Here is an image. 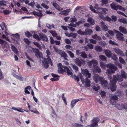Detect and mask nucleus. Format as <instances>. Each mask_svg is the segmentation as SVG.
<instances>
[{"instance_id": "1", "label": "nucleus", "mask_w": 127, "mask_h": 127, "mask_svg": "<svg viewBox=\"0 0 127 127\" xmlns=\"http://www.w3.org/2000/svg\"><path fill=\"white\" fill-rule=\"evenodd\" d=\"M121 72V75L119 74H117V75H114L113 79L112 80V77L110 76L108 78V79L110 81V88L112 91L116 90V86L115 84L117 81L119 82H121L123 80V78L126 79L127 77V74L125 71L122 70Z\"/></svg>"}, {"instance_id": "2", "label": "nucleus", "mask_w": 127, "mask_h": 127, "mask_svg": "<svg viewBox=\"0 0 127 127\" xmlns=\"http://www.w3.org/2000/svg\"><path fill=\"white\" fill-rule=\"evenodd\" d=\"M58 66V72L59 73H62L63 72H66L68 75H70L71 76H72V72L67 67L62 66L61 63H59Z\"/></svg>"}, {"instance_id": "3", "label": "nucleus", "mask_w": 127, "mask_h": 127, "mask_svg": "<svg viewBox=\"0 0 127 127\" xmlns=\"http://www.w3.org/2000/svg\"><path fill=\"white\" fill-rule=\"evenodd\" d=\"M106 67L109 68L106 70V73L108 75H111L112 73H114L117 69V67L114 64L111 63H109L106 65Z\"/></svg>"}, {"instance_id": "4", "label": "nucleus", "mask_w": 127, "mask_h": 127, "mask_svg": "<svg viewBox=\"0 0 127 127\" xmlns=\"http://www.w3.org/2000/svg\"><path fill=\"white\" fill-rule=\"evenodd\" d=\"M53 48L54 50L57 53L60 54L62 57L64 58L65 60H67V56L66 54L62 50H61L59 49L57 47L55 46H53Z\"/></svg>"}, {"instance_id": "5", "label": "nucleus", "mask_w": 127, "mask_h": 127, "mask_svg": "<svg viewBox=\"0 0 127 127\" xmlns=\"http://www.w3.org/2000/svg\"><path fill=\"white\" fill-rule=\"evenodd\" d=\"M32 35L33 38L38 41H39L41 39H42L43 41H48V39L45 35L42 33L39 34V36L35 33L33 34Z\"/></svg>"}, {"instance_id": "6", "label": "nucleus", "mask_w": 127, "mask_h": 127, "mask_svg": "<svg viewBox=\"0 0 127 127\" xmlns=\"http://www.w3.org/2000/svg\"><path fill=\"white\" fill-rule=\"evenodd\" d=\"M80 76L81 81L83 84H85V85L87 87H89L90 86L91 81L90 80L86 77L85 79L83 78V77L81 73H79V75Z\"/></svg>"}, {"instance_id": "7", "label": "nucleus", "mask_w": 127, "mask_h": 127, "mask_svg": "<svg viewBox=\"0 0 127 127\" xmlns=\"http://www.w3.org/2000/svg\"><path fill=\"white\" fill-rule=\"evenodd\" d=\"M110 5L112 9L116 10H117L118 9L122 11H125L126 10L124 7L120 5H117L116 3L113 2L110 4Z\"/></svg>"}, {"instance_id": "8", "label": "nucleus", "mask_w": 127, "mask_h": 127, "mask_svg": "<svg viewBox=\"0 0 127 127\" xmlns=\"http://www.w3.org/2000/svg\"><path fill=\"white\" fill-rule=\"evenodd\" d=\"M51 62V59L49 57L47 58H44L42 61V65L44 67L47 68L48 67V64Z\"/></svg>"}, {"instance_id": "9", "label": "nucleus", "mask_w": 127, "mask_h": 127, "mask_svg": "<svg viewBox=\"0 0 127 127\" xmlns=\"http://www.w3.org/2000/svg\"><path fill=\"white\" fill-rule=\"evenodd\" d=\"M74 61L77 65L79 66H81L82 64H84L85 61L84 60L77 58L74 59Z\"/></svg>"}, {"instance_id": "10", "label": "nucleus", "mask_w": 127, "mask_h": 127, "mask_svg": "<svg viewBox=\"0 0 127 127\" xmlns=\"http://www.w3.org/2000/svg\"><path fill=\"white\" fill-rule=\"evenodd\" d=\"M110 97L111 99L110 103L112 104H115L116 102L115 100L118 99V97L116 95L112 94L110 95Z\"/></svg>"}, {"instance_id": "11", "label": "nucleus", "mask_w": 127, "mask_h": 127, "mask_svg": "<svg viewBox=\"0 0 127 127\" xmlns=\"http://www.w3.org/2000/svg\"><path fill=\"white\" fill-rule=\"evenodd\" d=\"M99 121V119L98 118H95L92 120V125L94 127L97 126L98 123Z\"/></svg>"}, {"instance_id": "12", "label": "nucleus", "mask_w": 127, "mask_h": 127, "mask_svg": "<svg viewBox=\"0 0 127 127\" xmlns=\"http://www.w3.org/2000/svg\"><path fill=\"white\" fill-rule=\"evenodd\" d=\"M104 78L100 77L97 74H95L94 76V79L96 83H98L99 81L101 82Z\"/></svg>"}, {"instance_id": "13", "label": "nucleus", "mask_w": 127, "mask_h": 127, "mask_svg": "<svg viewBox=\"0 0 127 127\" xmlns=\"http://www.w3.org/2000/svg\"><path fill=\"white\" fill-rule=\"evenodd\" d=\"M82 72L84 76H87V77L90 78L91 76V74L89 73L87 69H81Z\"/></svg>"}, {"instance_id": "14", "label": "nucleus", "mask_w": 127, "mask_h": 127, "mask_svg": "<svg viewBox=\"0 0 127 127\" xmlns=\"http://www.w3.org/2000/svg\"><path fill=\"white\" fill-rule=\"evenodd\" d=\"M102 87L104 88L109 89L108 87V84L107 81L104 80V78L100 82Z\"/></svg>"}, {"instance_id": "15", "label": "nucleus", "mask_w": 127, "mask_h": 127, "mask_svg": "<svg viewBox=\"0 0 127 127\" xmlns=\"http://www.w3.org/2000/svg\"><path fill=\"white\" fill-rule=\"evenodd\" d=\"M113 51L118 55L120 56H125V55L123 52L119 49L114 48L113 49Z\"/></svg>"}, {"instance_id": "16", "label": "nucleus", "mask_w": 127, "mask_h": 127, "mask_svg": "<svg viewBox=\"0 0 127 127\" xmlns=\"http://www.w3.org/2000/svg\"><path fill=\"white\" fill-rule=\"evenodd\" d=\"M90 8L92 11L95 13L97 14L102 13V11H101V9H97V11H96V10H95V9H94L93 7L91 5L90 6Z\"/></svg>"}, {"instance_id": "17", "label": "nucleus", "mask_w": 127, "mask_h": 127, "mask_svg": "<svg viewBox=\"0 0 127 127\" xmlns=\"http://www.w3.org/2000/svg\"><path fill=\"white\" fill-rule=\"evenodd\" d=\"M71 10L70 9H67L65 10L61 11L59 13L60 14L64 15L66 16L68 15V13L70 12Z\"/></svg>"}, {"instance_id": "18", "label": "nucleus", "mask_w": 127, "mask_h": 127, "mask_svg": "<svg viewBox=\"0 0 127 127\" xmlns=\"http://www.w3.org/2000/svg\"><path fill=\"white\" fill-rule=\"evenodd\" d=\"M80 100L79 99H73L72 100L71 103V108L72 109L74 107L76 103Z\"/></svg>"}, {"instance_id": "19", "label": "nucleus", "mask_w": 127, "mask_h": 127, "mask_svg": "<svg viewBox=\"0 0 127 127\" xmlns=\"http://www.w3.org/2000/svg\"><path fill=\"white\" fill-rule=\"evenodd\" d=\"M119 32L116 35L117 38L121 41H123L124 40V39L123 34L121 33L120 32Z\"/></svg>"}, {"instance_id": "20", "label": "nucleus", "mask_w": 127, "mask_h": 127, "mask_svg": "<svg viewBox=\"0 0 127 127\" xmlns=\"http://www.w3.org/2000/svg\"><path fill=\"white\" fill-rule=\"evenodd\" d=\"M104 52L106 56L109 58L111 57L112 56V53L111 51L109 50H104Z\"/></svg>"}, {"instance_id": "21", "label": "nucleus", "mask_w": 127, "mask_h": 127, "mask_svg": "<svg viewBox=\"0 0 127 127\" xmlns=\"http://www.w3.org/2000/svg\"><path fill=\"white\" fill-rule=\"evenodd\" d=\"M100 24L104 31H106L108 30V29L107 26L103 22H101Z\"/></svg>"}, {"instance_id": "22", "label": "nucleus", "mask_w": 127, "mask_h": 127, "mask_svg": "<svg viewBox=\"0 0 127 127\" xmlns=\"http://www.w3.org/2000/svg\"><path fill=\"white\" fill-rule=\"evenodd\" d=\"M115 107L119 110H123V104L117 103L116 104Z\"/></svg>"}, {"instance_id": "23", "label": "nucleus", "mask_w": 127, "mask_h": 127, "mask_svg": "<svg viewBox=\"0 0 127 127\" xmlns=\"http://www.w3.org/2000/svg\"><path fill=\"white\" fill-rule=\"evenodd\" d=\"M65 34L66 36L68 37H72L73 38H75L76 36V35L73 32H71L70 33H69L68 32H66Z\"/></svg>"}, {"instance_id": "24", "label": "nucleus", "mask_w": 127, "mask_h": 127, "mask_svg": "<svg viewBox=\"0 0 127 127\" xmlns=\"http://www.w3.org/2000/svg\"><path fill=\"white\" fill-rule=\"evenodd\" d=\"M72 126L73 127H83L84 126L81 124L74 123L72 124Z\"/></svg>"}, {"instance_id": "25", "label": "nucleus", "mask_w": 127, "mask_h": 127, "mask_svg": "<svg viewBox=\"0 0 127 127\" xmlns=\"http://www.w3.org/2000/svg\"><path fill=\"white\" fill-rule=\"evenodd\" d=\"M28 107L31 111L34 113H35L37 114H39V113L36 110V109L34 108L33 109V110H32L30 108V105L28 106Z\"/></svg>"}, {"instance_id": "26", "label": "nucleus", "mask_w": 127, "mask_h": 127, "mask_svg": "<svg viewBox=\"0 0 127 127\" xmlns=\"http://www.w3.org/2000/svg\"><path fill=\"white\" fill-rule=\"evenodd\" d=\"M93 67L94 69V70L96 72H97L98 73H100L101 72V69L99 67L95 66L94 64L93 65Z\"/></svg>"}, {"instance_id": "27", "label": "nucleus", "mask_w": 127, "mask_h": 127, "mask_svg": "<svg viewBox=\"0 0 127 127\" xmlns=\"http://www.w3.org/2000/svg\"><path fill=\"white\" fill-rule=\"evenodd\" d=\"M87 21L90 23L92 25H93L95 24V21L91 18H89Z\"/></svg>"}, {"instance_id": "28", "label": "nucleus", "mask_w": 127, "mask_h": 127, "mask_svg": "<svg viewBox=\"0 0 127 127\" xmlns=\"http://www.w3.org/2000/svg\"><path fill=\"white\" fill-rule=\"evenodd\" d=\"M77 19L75 16H72L70 18L69 20L70 22L73 23L77 21Z\"/></svg>"}, {"instance_id": "29", "label": "nucleus", "mask_w": 127, "mask_h": 127, "mask_svg": "<svg viewBox=\"0 0 127 127\" xmlns=\"http://www.w3.org/2000/svg\"><path fill=\"white\" fill-rule=\"evenodd\" d=\"M95 48V50L97 51L101 52L102 51V48L99 46H96Z\"/></svg>"}, {"instance_id": "30", "label": "nucleus", "mask_w": 127, "mask_h": 127, "mask_svg": "<svg viewBox=\"0 0 127 127\" xmlns=\"http://www.w3.org/2000/svg\"><path fill=\"white\" fill-rule=\"evenodd\" d=\"M31 89V87L30 86H28L26 87L25 88L24 90L26 94H30L29 92L27 90H30Z\"/></svg>"}, {"instance_id": "31", "label": "nucleus", "mask_w": 127, "mask_h": 127, "mask_svg": "<svg viewBox=\"0 0 127 127\" xmlns=\"http://www.w3.org/2000/svg\"><path fill=\"white\" fill-rule=\"evenodd\" d=\"M2 26L0 25V28L1 27L2 31H3V30H5L4 32H6V28L5 26V24L4 22H2Z\"/></svg>"}, {"instance_id": "32", "label": "nucleus", "mask_w": 127, "mask_h": 127, "mask_svg": "<svg viewBox=\"0 0 127 127\" xmlns=\"http://www.w3.org/2000/svg\"><path fill=\"white\" fill-rule=\"evenodd\" d=\"M66 52L68 53L71 58H73L74 57V54L71 51H69L68 50H67Z\"/></svg>"}, {"instance_id": "33", "label": "nucleus", "mask_w": 127, "mask_h": 127, "mask_svg": "<svg viewBox=\"0 0 127 127\" xmlns=\"http://www.w3.org/2000/svg\"><path fill=\"white\" fill-rule=\"evenodd\" d=\"M73 69L76 72H77L78 71V67L75 64H71Z\"/></svg>"}, {"instance_id": "34", "label": "nucleus", "mask_w": 127, "mask_h": 127, "mask_svg": "<svg viewBox=\"0 0 127 127\" xmlns=\"http://www.w3.org/2000/svg\"><path fill=\"white\" fill-rule=\"evenodd\" d=\"M34 44L39 49L41 50L42 48L41 46L40 45V44L38 43L37 42H33Z\"/></svg>"}, {"instance_id": "35", "label": "nucleus", "mask_w": 127, "mask_h": 127, "mask_svg": "<svg viewBox=\"0 0 127 127\" xmlns=\"http://www.w3.org/2000/svg\"><path fill=\"white\" fill-rule=\"evenodd\" d=\"M11 48L12 50L15 53L17 54L18 53V51L17 49H16L15 47L12 45H11Z\"/></svg>"}, {"instance_id": "36", "label": "nucleus", "mask_w": 127, "mask_h": 127, "mask_svg": "<svg viewBox=\"0 0 127 127\" xmlns=\"http://www.w3.org/2000/svg\"><path fill=\"white\" fill-rule=\"evenodd\" d=\"M100 65L101 68L104 70L105 69V67H106L107 65H106L105 63L102 62H100Z\"/></svg>"}, {"instance_id": "37", "label": "nucleus", "mask_w": 127, "mask_h": 127, "mask_svg": "<svg viewBox=\"0 0 127 127\" xmlns=\"http://www.w3.org/2000/svg\"><path fill=\"white\" fill-rule=\"evenodd\" d=\"M99 59L102 61H105L106 60V57L103 55H100L99 56Z\"/></svg>"}, {"instance_id": "38", "label": "nucleus", "mask_w": 127, "mask_h": 127, "mask_svg": "<svg viewBox=\"0 0 127 127\" xmlns=\"http://www.w3.org/2000/svg\"><path fill=\"white\" fill-rule=\"evenodd\" d=\"M35 56L37 57H39V58H42V54L41 53L39 52L37 54H36Z\"/></svg>"}, {"instance_id": "39", "label": "nucleus", "mask_w": 127, "mask_h": 127, "mask_svg": "<svg viewBox=\"0 0 127 127\" xmlns=\"http://www.w3.org/2000/svg\"><path fill=\"white\" fill-rule=\"evenodd\" d=\"M46 26L48 29H52V28H53L54 29H55L54 27V25L53 24H52L51 25L49 24H46Z\"/></svg>"}, {"instance_id": "40", "label": "nucleus", "mask_w": 127, "mask_h": 127, "mask_svg": "<svg viewBox=\"0 0 127 127\" xmlns=\"http://www.w3.org/2000/svg\"><path fill=\"white\" fill-rule=\"evenodd\" d=\"M119 30L121 32H127L125 28L122 26H120Z\"/></svg>"}, {"instance_id": "41", "label": "nucleus", "mask_w": 127, "mask_h": 127, "mask_svg": "<svg viewBox=\"0 0 127 127\" xmlns=\"http://www.w3.org/2000/svg\"><path fill=\"white\" fill-rule=\"evenodd\" d=\"M80 56L81 57L84 58H87V55L85 53L83 52H81Z\"/></svg>"}, {"instance_id": "42", "label": "nucleus", "mask_w": 127, "mask_h": 127, "mask_svg": "<svg viewBox=\"0 0 127 127\" xmlns=\"http://www.w3.org/2000/svg\"><path fill=\"white\" fill-rule=\"evenodd\" d=\"M101 11L102 12V13L106 14L107 12L108 11V9L105 8L101 7L100 8Z\"/></svg>"}, {"instance_id": "43", "label": "nucleus", "mask_w": 127, "mask_h": 127, "mask_svg": "<svg viewBox=\"0 0 127 127\" xmlns=\"http://www.w3.org/2000/svg\"><path fill=\"white\" fill-rule=\"evenodd\" d=\"M99 93L102 97H104L106 95V93L104 91H100L99 92Z\"/></svg>"}, {"instance_id": "44", "label": "nucleus", "mask_w": 127, "mask_h": 127, "mask_svg": "<svg viewBox=\"0 0 127 127\" xmlns=\"http://www.w3.org/2000/svg\"><path fill=\"white\" fill-rule=\"evenodd\" d=\"M24 41L27 44H29L31 43V42L29 40L26 38H24Z\"/></svg>"}, {"instance_id": "45", "label": "nucleus", "mask_w": 127, "mask_h": 127, "mask_svg": "<svg viewBox=\"0 0 127 127\" xmlns=\"http://www.w3.org/2000/svg\"><path fill=\"white\" fill-rule=\"evenodd\" d=\"M3 12L5 14L8 15L10 13L11 11L9 10H5L3 11Z\"/></svg>"}, {"instance_id": "46", "label": "nucleus", "mask_w": 127, "mask_h": 127, "mask_svg": "<svg viewBox=\"0 0 127 127\" xmlns=\"http://www.w3.org/2000/svg\"><path fill=\"white\" fill-rule=\"evenodd\" d=\"M119 59L120 62L124 64H125L126 63L125 61L121 57H119Z\"/></svg>"}, {"instance_id": "47", "label": "nucleus", "mask_w": 127, "mask_h": 127, "mask_svg": "<svg viewBox=\"0 0 127 127\" xmlns=\"http://www.w3.org/2000/svg\"><path fill=\"white\" fill-rule=\"evenodd\" d=\"M6 2L4 1H0V6H6Z\"/></svg>"}, {"instance_id": "48", "label": "nucleus", "mask_w": 127, "mask_h": 127, "mask_svg": "<svg viewBox=\"0 0 127 127\" xmlns=\"http://www.w3.org/2000/svg\"><path fill=\"white\" fill-rule=\"evenodd\" d=\"M92 38L100 40L101 38L98 36L96 34H95L94 35L92 36Z\"/></svg>"}, {"instance_id": "49", "label": "nucleus", "mask_w": 127, "mask_h": 127, "mask_svg": "<svg viewBox=\"0 0 127 127\" xmlns=\"http://www.w3.org/2000/svg\"><path fill=\"white\" fill-rule=\"evenodd\" d=\"M120 22H122L124 24H127V21L124 18L120 19Z\"/></svg>"}, {"instance_id": "50", "label": "nucleus", "mask_w": 127, "mask_h": 127, "mask_svg": "<svg viewBox=\"0 0 127 127\" xmlns=\"http://www.w3.org/2000/svg\"><path fill=\"white\" fill-rule=\"evenodd\" d=\"M112 58L115 61H116L118 59L117 56L115 54L113 55L112 57Z\"/></svg>"}, {"instance_id": "51", "label": "nucleus", "mask_w": 127, "mask_h": 127, "mask_svg": "<svg viewBox=\"0 0 127 127\" xmlns=\"http://www.w3.org/2000/svg\"><path fill=\"white\" fill-rule=\"evenodd\" d=\"M108 42L110 44H112V45H118V44L117 43H115L114 41H113L111 40H110Z\"/></svg>"}, {"instance_id": "52", "label": "nucleus", "mask_w": 127, "mask_h": 127, "mask_svg": "<svg viewBox=\"0 0 127 127\" xmlns=\"http://www.w3.org/2000/svg\"><path fill=\"white\" fill-rule=\"evenodd\" d=\"M116 94L117 95L120 97L122 95L123 93L121 91H118L117 93H116Z\"/></svg>"}, {"instance_id": "53", "label": "nucleus", "mask_w": 127, "mask_h": 127, "mask_svg": "<svg viewBox=\"0 0 127 127\" xmlns=\"http://www.w3.org/2000/svg\"><path fill=\"white\" fill-rule=\"evenodd\" d=\"M52 75L53 77L55 79L58 78V80L59 79V76L58 75H56L53 73L52 74Z\"/></svg>"}, {"instance_id": "54", "label": "nucleus", "mask_w": 127, "mask_h": 127, "mask_svg": "<svg viewBox=\"0 0 127 127\" xmlns=\"http://www.w3.org/2000/svg\"><path fill=\"white\" fill-rule=\"evenodd\" d=\"M33 52L35 53L36 55V54H37L39 51L38 49L36 48H33L32 49Z\"/></svg>"}, {"instance_id": "55", "label": "nucleus", "mask_w": 127, "mask_h": 127, "mask_svg": "<svg viewBox=\"0 0 127 127\" xmlns=\"http://www.w3.org/2000/svg\"><path fill=\"white\" fill-rule=\"evenodd\" d=\"M93 89L95 91H97L100 89V87L98 86L96 87L95 86H94L93 87Z\"/></svg>"}, {"instance_id": "56", "label": "nucleus", "mask_w": 127, "mask_h": 127, "mask_svg": "<svg viewBox=\"0 0 127 127\" xmlns=\"http://www.w3.org/2000/svg\"><path fill=\"white\" fill-rule=\"evenodd\" d=\"M25 35L28 37H30L32 36V35L30 32H25Z\"/></svg>"}, {"instance_id": "57", "label": "nucleus", "mask_w": 127, "mask_h": 127, "mask_svg": "<svg viewBox=\"0 0 127 127\" xmlns=\"http://www.w3.org/2000/svg\"><path fill=\"white\" fill-rule=\"evenodd\" d=\"M79 74L77 76H74V78L75 80L77 81V82H78L79 81V77L80 76H78Z\"/></svg>"}, {"instance_id": "58", "label": "nucleus", "mask_w": 127, "mask_h": 127, "mask_svg": "<svg viewBox=\"0 0 127 127\" xmlns=\"http://www.w3.org/2000/svg\"><path fill=\"white\" fill-rule=\"evenodd\" d=\"M117 13L118 14L123 16L126 17H127L126 15L125 14H124L123 13L121 12L120 11H117Z\"/></svg>"}, {"instance_id": "59", "label": "nucleus", "mask_w": 127, "mask_h": 127, "mask_svg": "<svg viewBox=\"0 0 127 127\" xmlns=\"http://www.w3.org/2000/svg\"><path fill=\"white\" fill-rule=\"evenodd\" d=\"M4 78V77L3 75L1 69H0V80H1L3 79Z\"/></svg>"}, {"instance_id": "60", "label": "nucleus", "mask_w": 127, "mask_h": 127, "mask_svg": "<svg viewBox=\"0 0 127 127\" xmlns=\"http://www.w3.org/2000/svg\"><path fill=\"white\" fill-rule=\"evenodd\" d=\"M104 20H106L109 21H110L111 20V19L108 16H107L104 18L103 19Z\"/></svg>"}, {"instance_id": "61", "label": "nucleus", "mask_w": 127, "mask_h": 127, "mask_svg": "<svg viewBox=\"0 0 127 127\" xmlns=\"http://www.w3.org/2000/svg\"><path fill=\"white\" fill-rule=\"evenodd\" d=\"M2 38H5L6 40L9 41V40L8 37L6 36L4 34H3L2 35Z\"/></svg>"}, {"instance_id": "62", "label": "nucleus", "mask_w": 127, "mask_h": 127, "mask_svg": "<svg viewBox=\"0 0 127 127\" xmlns=\"http://www.w3.org/2000/svg\"><path fill=\"white\" fill-rule=\"evenodd\" d=\"M64 41L67 44H70L71 43V41L68 39H64Z\"/></svg>"}, {"instance_id": "63", "label": "nucleus", "mask_w": 127, "mask_h": 127, "mask_svg": "<svg viewBox=\"0 0 127 127\" xmlns=\"http://www.w3.org/2000/svg\"><path fill=\"white\" fill-rule=\"evenodd\" d=\"M16 78L20 81H22L23 80V77L22 76H20L18 75Z\"/></svg>"}, {"instance_id": "64", "label": "nucleus", "mask_w": 127, "mask_h": 127, "mask_svg": "<svg viewBox=\"0 0 127 127\" xmlns=\"http://www.w3.org/2000/svg\"><path fill=\"white\" fill-rule=\"evenodd\" d=\"M41 5L44 8L46 9L48 8L49 7L48 6L44 3H42L41 4Z\"/></svg>"}]
</instances>
